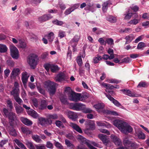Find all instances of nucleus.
<instances>
[{"instance_id":"32","label":"nucleus","mask_w":149,"mask_h":149,"mask_svg":"<svg viewBox=\"0 0 149 149\" xmlns=\"http://www.w3.org/2000/svg\"><path fill=\"white\" fill-rule=\"evenodd\" d=\"M123 143L124 145L127 148H130V145L132 141L127 139V138H125L123 140Z\"/></svg>"},{"instance_id":"14","label":"nucleus","mask_w":149,"mask_h":149,"mask_svg":"<svg viewBox=\"0 0 149 149\" xmlns=\"http://www.w3.org/2000/svg\"><path fill=\"white\" fill-rule=\"evenodd\" d=\"M66 113L68 117L74 121L76 120L77 118V115L76 113L70 111H67Z\"/></svg>"},{"instance_id":"42","label":"nucleus","mask_w":149,"mask_h":149,"mask_svg":"<svg viewBox=\"0 0 149 149\" xmlns=\"http://www.w3.org/2000/svg\"><path fill=\"white\" fill-rule=\"evenodd\" d=\"M58 116L57 114H49L47 116V119L49 120L51 119L56 120L58 119Z\"/></svg>"},{"instance_id":"23","label":"nucleus","mask_w":149,"mask_h":149,"mask_svg":"<svg viewBox=\"0 0 149 149\" xmlns=\"http://www.w3.org/2000/svg\"><path fill=\"white\" fill-rule=\"evenodd\" d=\"M70 126L74 129L79 133H82V130L81 128L77 124L72 123H70Z\"/></svg>"},{"instance_id":"44","label":"nucleus","mask_w":149,"mask_h":149,"mask_svg":"<svg viewBox=\"0 0 149 149\" xmlns=\"http://www.w3.org/2000/svg\"><path fill=\"white\" fill-rule=\"evenodd\" d=\"M54 34L53 32H51L47 35V39L50 42H52L54 38Z\"/></svg>"},{"instance_id":"47","label":"nucleus","mask_w":149,"mask_h":149,"mask_svg":"<svg viewBox=\"0 0 149 149\" xmlns=\"http://www.w3.org/2000/svg\"><path fill=\"white\" fill-rule=\"evenodd\" d=\"M52 23L61 26L64 24V22L62 21H59L57 19H55L52 21Z\"/></svg>"},{"instance_id":"46","label":"nucleus","mask_w":149,"mask_h":149,"mask_svg":"<svg viewBox=\"0 0 149 149\" xmlns=\"http://www.w3.org/2000/svg\"><path fill=\"white\" fill-rule=\"evenodd\" d=\"M15 108L16 112L17 114H20L22 113L23 110L22 108L19 106H16Z\"/></svg>"},{"instance_id":"63","label":"nucleus","mask_w":149,"mask_h":149,"mask_svg":"<svg viewBox=\"0 0 149 149\" xmlns=\"http://www.w3.org/2000/svg\"><path fill=\"white\" fill-rule=\"evenodd\" d=\"M51 64L47 63L44 65V67L47 72L49 71V69L51 68Z\"/></svg>"},{"instance_id":"60","label":"nucleus","mask_w":149,"mask_h":149,"mask_svg":"<svg viewBox=\"0 0 149 149\" xmlns=\"http://www.w3.org/2000/svg\"><path fill=\"white\" fill-rule=\"evenodd\" d=\"M106 43H107L109 45H112L113 44V41L112 38H108L106 40Z\"/></svg>"},{"instance_id":"16","label":"nucleus","mask_w":149,"mask_h":149,"mask_svg":"<svg viewBox=\"0 0 149 149\" xmlns=\"http://www.w3.org/2000/svg\"><path fill=\"white\" fill-rule=\"evenodd\" d=\"M20 120L23 124L27 126H31L33 124V122L31 120L26 118L21 117L20 118Z\"/></svg>"},{"instance_id":"55","label":"nucleus","mask_w":149,"mask_h":149,"mask_svg":"<svg viewBox=\"0 0 149 149\" xmlns=\"http://www.w3.org/2000/svg\"><path fill=\"white\" fill-rule=\"evenodd\" d=\"M112 102L115 105L118 107H120L121 108H123L121 107H123L121 105V104L116 100L114 99Z\"/></svg>"},{"instance_id":"45","label":"nucleus","mask_w":149,"mask_h":149,"mask_svg":"<svg viewBox=\"0 0 149 149\" xmlns=\"http://www.w3.org/2000/svg\"><path fill=\"white\" fill-rule=\"evenodd\" d=\"M132 15V13H130V10L127 12L126 14H125V15L124 19H129L131 18Z\"/></svg>"},{"instance_id":"20","label":"nucleus","mask_w":149,"mask_h":149,"mask_svg":"<svg viewBox=\"0 0 149 149\" xmlns=\"http://www.w3.org/2000/svg\"><path fill=\"white\" fill-rule=\"evenodd\" d=\"M135 135L139 139H145L146 136L145 134L139 129H138L136 131Z\"/></svg>"},{"instance_id":"64","label":"nucleus","mask_w":149,"mask_h":149,"mask_svg":"<svg viewBox=\"0 0 149 149\" xmlns=\"http://www.w3.org/2000/svg\"><path fill=\"white\" fill-rule=\"evenodd\" d=\"M46 146L48 148H53V145L52 143L49 141L47 142Z\"/></svg>"},{"instance_id":"36","label":"nucleus","mask_w":149,"mask_h":149,"mask_svg":"<svg viewBox=\"0 0 149 149\" xmlns=\"http://www.w3.org/2000/svg\"><path fill=\"white\" fill-rule=\"evenodd\" d=\"M16 144L19 147L23 149H27L24 145L22 143L20 142L17 139L14 140Z\"/></svg>"},{"instance_id":"26","label":"nucleus","mask_w":149,"mask_h":149,"mask_svg":"<svg viewBox=\"0 0 149 149\" xmlns=\"http://www.w3.org/2000/svg\"><path fill=\"white\" fill-rule=\"evenodd\" d=\"M47 102L45 100H42L41 101L39 109L41 110L45 109L47 108Z\"/></svg>"},{"instance_id":"52","label":"nucleus","mask_w":149,"mask_h":149,"mask_svg":"<svg viewBox=\"0 0 149 149\" xmlns=\"http://www.w3.org/2000/svg\"><path fill=\"white\" fill-rule=\"evenodd\" d=\"M76 61L78 65L80 67H81L82 64V61L81 57L80 56H78L77 58Z\"/></svg>"},{"instance_id":"18","label":"nucleus","mask_w":149,"mask_h":149,"mask_svg":"<svg viewBox=\"0 0 149 149\" xmlns=\"http://www.w3.org/2000/svg\"><path fill=\"white\" fill-rule=\"evenodd\" d=\"M86 125L88 130H93L95 129V123L92 120H90L88 121Z\"/></svg>"},{"instance_id":"2","label":"nucleus","mask_w":149,"mask_h":149,"mask_svg":"<svg viewBox=\"0 0 149 149\" xmlns=\"http://www.w3.org/2000/svg\"><path fill=\"white\" fill-rule=\"evenodd\" d=\"M65 94L68 95L70 100L71 101L75 102L79 101L80 94L74 92L69 87L65 88Z\"/></svg>"},{"instance_id":"48","label":"nucleus","mask_w":149,"mask_h":149,"mask_svg":"<svg viewBox=\"0 0 149 149\" xmlns=\"http://www.w3.org/2000/svg\"><path fill=\"white\" fill-rule=\"evenodd\" d=\"M107 81L109 83H111L118 84L120 83L121 82V81L115 79H108L107 80Z\"/></svg>"},{"instance_id":"57","label":"nucleus","mask_w":149,"mask_h":149,"mask_svg":"<svg viewBox=\"0 0 149 149\" xmlns=\"http://www.w3.org/2000/svg\"><path fill=\"white\" fill-rule=\"evenodd\" d=\"M36 149H45L46 147L44 144H37L36 145Z\"/></svg>"},{"instance_id":"54","label":"nucleus","mask_w":149,"mask_h":149,"mask_svg":"<svg viewBox=\"0 0 149 149\" xmlns=\"http://www.w3.org/2000/svg\"><path fill=\"white\" fill-rule=\"evenodd\" d=\"M73 11L71 8L70 7L67 9L64 12V14L65 15H68L71 13Z\"/></svg>"},{"instance_id":"22","label":"nucleus","mask_w":149,"mask_h":149,"mask_svg":"<svg viewBox=\"0 0 149 149\" xmlns=\"http://www.w3.org/2000/svg\"><path fill=\"white\" fill-rule=\"evenodd\" d=\"M27 113L34 118H37L38 117V114L34 110L31 109L27 111Z\"/></svg>"},{"instance_id":"58","label":"nucleus","mask_w":149,"mask_h":149,"mask_svg":"<svg viewBox=\"0 0 149 149\" xmlns=\"http://www.w3.org/2000/svg\"><path fill=\"white\" fill-rule=\"evenodd\" d=\"M10 72V70L9 69H6L4 70V73L5 74V78H6L8 76Z\"/></svg>"},{"instance_id":"28","label":"nucleus","mask_w":149,"mask_h":149,"mask_svg":"<svg viewBox=\"0 0 149 149\" xmlns=\"http://www.w3.org/2000/svg\"><path fill=\"white\" fill-rule=\"evenodd\" d=\"M13 95L16 101L19 104H21L23 102L22 100L20 98L19 96V93H16L14 94L11 95Z\"/></svg>"},{"instance_id":"33","label":"nucleus","mask_w":149,"mask_h":149,"mask_svg":"<svg viewBox=\"0 0 149 149\" xmlns=\"http://www.w3.org/2000/svg\"><path fill=\"white\" fill-rule=\"evenodd\" d=\"M140 21V19L135 18L131 20L128 22V23L130 25H136L138 24Z\"/></svg>"},{"instance_id":"11","label":"nucleus","mask_w":149,"mask_h":149,"mask_svg":"<svg viewBox=\"0 0 149 149\" xmlns=\"http://www.w3.org/2000/svg\"><path fill=\"white\" fill-rule=\"evenodd\" d=\"M19 86L18 83L15 82L14 84V87L13 88V90L10 92L11 95L19 93Z\"/></svg>"},{"instance_id":"8","label":"nucleus","mask_w":149,"mask_h":149,"mask_svg":"<svg viewBox=\"0 0 149 149\" xmlns=\"http://www.w3.org/2000/svg\"><path fill=\"white\" fill-rule=\"evenodd\" d=\"M39 123L42 126H45L46 124L51 125L52 123V120H49L43 117H40L38 118Z\"/></svg>"},{"instance_id":"27","label":"nucleus","mask_w":149,"mask_h":149,"mask_svg":"<svg viewBox=\"0 0 149 149\" xmlns=\"http://www.w3.org/2000/svg\"><path fill=\"white\" fill-rule=\"evenodd\" d=\"M135 38V37L133 34H130L126 36L125 38V39L126 40L125 44L130 43Z\"/></svg>"},{"instance_id":"49","label":"nucleus","mask_w":149,"mask_h":149,"mask_svg":"<svg viewBox=\"0 0 149 149\" xmlns=\"http://www.w3.org/2000/svg\"><path fill=\"white\" fill-rule=\"evenodd\" d=\"M65 36V32L61 30H60L58 31V36L61 38L64 37Z\"/></svg>"},{"instance_id":"50","label":"nucleus","mask_w":149,"mask_h":149,"mask_svg":"<svg viewBox=\"0 0 149 149\" xmlns=\"http://www.w3.org/2000/svg\"><path fill=\"white\" fill-rule=\"evenodd\" d=\"M146 46L144 42H140L138 45L137 49H141L146 47Z\"/></svg>"},{"instance_id":"41","label":"nucleus","mask_w":149,"mask_h":149,"mask_svg":"<svg viewBox=\"0 0 149 149\" xmlns=\"http://www.w3.org/2000/svg\"><path fill=\"white\" fill-rule=\"evenodd\" d=\"M7 50V48L6 46L0 44V52L4 53L6 52Z\"/></svg>"},{"instance_id":"29","label":"nucleus","mask_w":149,"mask_h":149,"mask_svg":"<svg viewBox=\"0 0 149 149\" xmlns=\"http://www.w3.org/2000/svg\"><path fill=\"white\" fill-rule=\"evenodd\" d=\"M32 138L34 141L37 143H41L42 141L40 136L36 134L33 135Z\"/></svg>"},{"instance_id":"62","label":"nucleus","mask_w":149,"mask_h":149,"mask_svg":"<svg viewBox=\"0 0 149 149\" xmlns=\"http://www.w3.org/2000/svg\"><path fill=\"white\" fill-rule=\"evenodd\" d=\"M146 86V84L145 82H141L139 83L137 87L138 88L144 87Z\"/></svg>"},{"instance_id":"35","label":"nucleus","mask_w":149,"mask_h":149,"mask_svg":"<svg viewBox=\"0 0 149 149\" xmlns=\"http://www.w3.org/2000/svg\"><path fill=\"white\" fill-rule=\"evenodd\" d=\"M65 144L67 145L68 148L70 149H72L74 147V145L71 143L70 141L67 139H66L65 141Z\"/></svg>"},{"instance_id":"30","label":"nucleus","mask_w":149,"mask_h":149,"mask_svg":"<svg viewBox=\"0 0 149 149\" xmlns=\"http://www.w3.org/2000/svg\"><path fill=\"white\" fill-rule=\"evenodd\" d=\"M21 129L22 132L26 135L32 133V131L27 127H22Z\"/></svg>"},{"instance_id":"40","label":"nucleus","mask_w":149,"mask_h":149,"mask_svg":"<svg viewBox=\"0 0 149 149\" xmlns=\"http://www.w3.org/2000/svg\"><path fill=\"white\" fill-rule=\"evenodd\" d=\"M50 70L53 72H55L58 70V67L57 65L54 64H51Z\"/></svg>"},{"instance_id":"7","label":"nucleus","mask_w":149,"mask_h":149,"mask_svg":"<svg viewBox=\"0 0 149 149\" xmlns=\"http://www.w3.org/2000/svg\"><path fill=\"white\" fill-rule=\"evenodd\" d=\"M72 106V109L76 111H80L84 109L85 108V106L83 104L78 103L74 104H71Z\"/></svg>"},{"instance_id":"34","label":"nucleus","mask_w":149,"mask_h":149,"mask_svg":"<svg viewBox=\"0 0 149 149\" xmlns=\"http://www.w3.org/2000/svg\"><path fill=\"white\" fill-rule=\"evenodd\" d=\"M107 19L111 23H115L116 22L117 20L116 17L111 15L108 16L107 17Z\"/></svg>"},{"instance_id":"37","label":"nucleus","mask_w":149,"mask_h":149,"mask_svg":"<svg viewBox=\"0 0 149 149\" xmlns=\"http://www.w3.org/2000/svg\"><path fill=\"white\" fill-rule=\"evenodd\" d=\"M102 59L101 56L97 55V56L94 57L93 59V61L94 63H98L99 61Z\"/></svg>"},{"instance_id":"59","label":"nucleus","mask_w":149,"mask_h":149,"mask_svg":"<svg viewBox=\"0 0 149 149\" xmlns=\"http://www.w3.org/2000/svg\"><path fill=\"white\" fill-rule=\"evenodd\" d=\"M10 133L11 135L13 136H16L17 135L15 130L13 128L11 129Z\"/></svg>"},{"instance_id":"3","label":"nucleus","mask_w":149,"mask_h":149,"mask_svg":"<svg viewBox=\"0 0 149 149\" xmlns=\"http://www.w3.org/2000/svg\"><path fill=\"white\" fill-rule=\"evenodd\" d=\"M57 84L53 82L48 81L45 82V88L48 90L50 95H53L56 91V86Z\"/></svg>"},{"instance_id":"17","label":"nucleus","mask_w":149,"mask_h":149,"mask_svg":"<svg viewBox=\"0 0 149 149\" xmlns=\"http://www.w3.org/2000/svg\"><path fill=\"white\" fill-rule=\"evenodd\" d=\"M79 38L80 37L78 35H76L71 40L70 43L73 47L76 46L77 44L76 43H77L78 42Z\"/></svg>"},{"instance_id":"56","label":"nucleus","mask_w":149,"mask_h":149,"mask_svg":"<svg viewBox=\"0 0 149 149\" xmlns=\"http://www.w3.org/2000/svg\"><path fill=\"white\" fill-rule=\"evenodd\" d=\"M88 97V96L86 95H81L80 94L79 101H83L87 99Z\"/></svg>"},{"instance_id":"13","label":"nucleus","mask_w":149,"mask_h":149,"mask_svg":"<svg viewBox=\"0 0 149 149\" xmlns=\"http://www.w3.org/2000/svg\"><path fill=\"white\" fill-rule=\"evenodd\" d=\"M53 16L50 14L45 15L38 18V20L40 22H44L51 19Z\"/></svg>"},{"instance_id":"25","label":"nucleus","mask_w":149,"mask_h":149,"mask_svg":"<svg viewBox=\"0 0 149 149\" xmlns=\"http://www.w3.org/2000/svg\"><path fill=\"white\" fill-rule=\"evenodd\" d=\"M123 92L124 94L131 97H137L139 96V95L135 94L133 93H132L129 90L124 89L123 90Z\"/></svg>"},{"instance_id":"19","label":"nucleus","mask_w":149,"mask_h":149,"mask_svg":"<svg viewBox=\"0 0 149 149\" xmlns=\"http://www.w3.org/2000/svg\"><path fill=\"white\" fill-rule=\"evenodd\" d=\"M98 137L102 141L103 143L106 145L109 141V139L107 136L103 134H100L98 135Z\"/></svg>"},{"instance_id":"24","label":"nucleus","mask_w":149,"mask_h":149,"mask_svg":"<svg viewBox=\"0 0 149 149\" xmlns=\"http://www.w3.org/2000/svg\"><path fill=\"white\" fill-rule=\"evenodd\" d=\"M104 107V104L103 103H98L93 106V107L99 112H100V110L103 109Z\"/></svg>"},{"instance_id":"39","label":"nucleus","mask_w":149,"mask_h":149,"mask_svg":"<svg viewBox=\"0 0 149 149\" xmlns=\"http://www.w3.org/2000/svg\"><path fill=\"white\" fill-rule=\"evenodd\" d=\"M104 113L108 114L114 116H117L118 114L117 112L116 111H111L108 110H106L104 111Z\"/></svg>"},{"instance_id":"5","label":"nucleus","mask_w":149,"mask_h":149,"mask_svg":"<svg viewBox=\"0 0 149 149\" xmlns=\"http://www.w3.org/2000/svg\"><path fill=\"white\" fill-rule=\"evenodd\" d=\"M10 48L12 57L17 59L19 56V51L17 48L13 45H10Z\"/></svg>"},{"instance_id":"51","label":"nucleus","mask_w":149,"mask_h":149,"mask_svg":"<svg viewBox=\"0 0 149 149\" xmlns=\"http://www.w3.org/2000/svg\"><path fill=\"white\" fill-rule=\"evenodd\" d=\"M55 123L56 125L58 127H61L62 128H64L65 127L62 123L59 120H56Z\"/></svg>"},{"instance_id":"31","label":"nucleus","mask_w":149,"mask_h":149,"mask_svg":"<svg viewBox=\"0 0 149 149\" xmlns=\"http://www.w3.org/2000/svg\"><path fill=\"white\" fill-rule=\"evenodd\" d=\"M26 43L22 39H21L18 44L17 45V46L18 47H20L22 49L25 48L26 47Z\"/></svg>"},{"instance_id":"21","label":"nucleus","mask_w":149,"mask_h":149,"mask_svg":"<svg viewBox=\"0 0 149 149\" xmlns=\"http://www.w3.org/2000/svg\"><path fill=\"white\" fill-rule=\"evenodd\" d=\"M25 144L29 149H36V145L30 141L26 140L25 143Z\"/></svg>"},{"instance_id":"1","label":"nucleus","mask_w":149,"mask_h":149,"mask_svg":"<svg viewBox=\"0 0 149 149\" xmlns=\"http://www.w3.org/2000/svg\"><path fill=\"white\" fill-rule=\"evenodd\" d=\"M112 123L122 132L125 134L131 133L133 131V128L127 123L123 120H115Z\"/></svg>"},{"instance_id":"15","label":"nucleus","mask_w":149,"mask_h":149,"mask_svg":"<svg viewBox=\"0 0 149 149\" xmlns=\"http://www.w3.org/2000/svg\"><path fill=\"white\" fill-rule=\"evenodd\" d=\"M20 73V70L18 68H15L13 69L10 75V78L14 79Z\"/></svg>"},{"instance_id":"10","label":"nucleus","mask_w":149,"mask_h":149,"mask_svg":"<svg viewBox=\"0 0 149 149\" xmlns=\"http://www.w3.org/2000/svg\"><path fill=\"white\" fill-rule=\"evenodd\" d=\"M22 75L21 79L24 85L25 86L28 81L30 74L26 72H24L22 73Z\"/></svg>"},{"instance_id":"38","label":"nucleus","mask_w":149,"mask_h":149,"mask_svg":"<svg viewBox=\"0 0 149 149\" xmlns=\"http://www.w3.org/2000/svg\"><path fill=\"white\" fill-rule=\"evenodd\" d=\"M109 3V1H107L104 2L102 5V9L103 11L104 12H106L107 10L108 5Z\"/></svg>"},{"instance_id":"6","label":"nucleus","mask_w":149,"mask_h":149,"mask_svg":"<svg viewBox=\"0 0 149 149\" xmlns=\"http://www.w3.org/2000/svg\"><path fill=\"white\" fill-rule=\"evenodd\" d=\"M10 123L11 125L13 126L14 124H17L18 120L17 119L15 114L13 112L9 113L8 117Z\"/></svg>"},{"instance_id":"61","label":"nucleus","mask_w":149,"mask_h":149,"mask_svg":"<svg viewBox=\"0 0 149 149\" xmlns=\"http://www.w3.org/2000/svg\"><path fill=\"white\" fill-rule=\"evenodd\" d=\"M98 41L102 45H106V41H104V40L102 38H100L98 39Z\"/></svg>"},{"instance_id":"4","label":"nucleus","mask_w":149,"mask_h":149,"mask_svg":"<svg viewBox=\"0 0 149 149\" xmlns=\"http://www.w3.org/2000/svg\"><path fill=\"white\" fill-rule=\"evenodd\" d=\"M38 60V56L36 54H31L28 57L27 62L31 68H34L37 64Z\"/></svg>"},{"instance_id":"53","label":"nucleus","mask_w":149,"mask_h":149,"mask_svg":"<svg viewBox=\"0 0 149 149\" xmlns=\"http://www.w3.org/2000/svg\"><path fill=\"white\" fill-rule=\"evenodd\" d=\"M32 105L36 107H37L38 106V102L37 99L34 98L32 100Z\"/></svg>"},{"instance_id":"43","label":"nucleus","mask_w":149,"mask_h":149,"mask_svg":"<svg viewBox=\"0 0 149 149\" xmlns=\"http://www.w3.org/2000/svg\"><path fill=\"white\" fill-rule=\"evenodd\" d=\"M102 59H104V60H107V59L111 60L113 59L114 58V56H113V55H110L109 56L107 54H104L103 55Z\"/></svg>"},{"instance_id":"9","label":"nucleus","mask_w":149,"mask_h":149,"mask_svg":"<svg viewBox=\"0 0 149 149\" xmlns=\"http://www.w3.org/2000/svg\"><path fill=\"white\" fill-rule=\"evenodd\" d=\"M110 138L116 146H119L122 144V141L118 136L112 134L110 136Z\"/></svg>"},{"instance_id":"12","label":"nucleus","mask_w":149,"mask_h":149,"mask_svg":"<svg viewBox=\"0 0 149 149\" xmlns=\"http://www.w3.org/2000/svg\"><path fill=\"white\" fill-rule=\"evenodd\" d=\"M66 79L65 74L63 73H60L58 74L55 77V80L56 81L61 82L64 80Z\"/></svg>"}]
</instances>
